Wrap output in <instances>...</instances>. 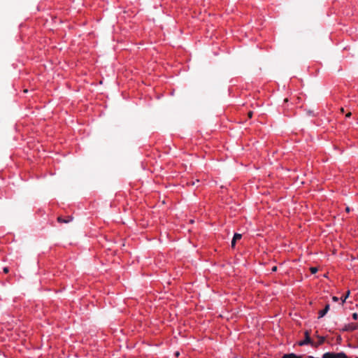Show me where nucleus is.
Here are the masks:
<instances>
[{"label":"nucleus","mask_w":358,"mask_h":358,"mask_svg":"<svg viewBox=\"0 0 358 358\" xmlns=\"http://www.w3.org/2000/svg\"><path fill=\"white\" fill-rule=\"evenodd\" d=\"M308 344L313 345V341L309 336L308 331H306L305 332V338H303V341H300L299 343V345L302 346V345H308Z\"/></svg>","instance_id":"1"},{"label":"nucleus","mask_w":358,"mask_h":358,"mask_svg":"<svg viewBox=\"0 0 358 358\" xmlns=\"http://www.w3.org/2000/svg\"><path fill=\"white\" fill-rule=\"evenodd\" d=\"M358 329V324L355 323H350L348 324H346L343 329V331H352Z\"/></svg>","instance_id":"2"},{"label":"nucleus","mask_w":358,"mask_h":358,"mask_svg":"<svg viewBox=\"0 0 358 358\" xmlns=\"http://www.w3.org/2000/svg\"><path fill=\"white\" fill-rule=\"evenodd\" d=\"M329 307H330L329 304H327L323 310H321L320 311H319V316H318L319 319L323 317L327 313V312L329 310Z\"/></svg>","instance_id":"3"},{"label":"nucleus","mask_w":358,"mask_h":358,"mask_svg":"<svg viewBox=\"0 0 358 358\" xmlns=\"http://www.w3.org/2000/svg\"><path fill=\"white\" fill-rule=\"evenodd\" d=\"M57 220L60 223L67 224V223H69V222H71L73 220V217L72 216H68L67 219H63L61 216H59L57 217Z\"/></svg>","instance_id":"4"},{"label":"nucleus","mask_w":358,"mask_h":358,"mask_svg":"<svg viewBox=\"0 0 358 358\" xmlns=\"http://www.w3.org/2000/svg\"><path fill=\"white\" fill-rule=\"evenodd\" d=\"M337 353L326 352L322 355V358H336Z\"/></svg>","instance_id":"5"},{"label":"nucleus","mask_w":358,"mask_h":358,"mask_svg":"<svg viewBox=\"0 0 358 358\" xmlns=\"http://www.w3.org/2000/svg\"><path fill=\"white\" fill-rule=\"evenodd\" d=\"M282 358H302V356L296 355L294 353L285 354Z\"/></svg>","instance_id":"6"},{"label":"nucleus","mask_w":358,"mask_h":358,"mask_svg":"<svg viewBox=\"0 0 358 358\" xmlns=\"http://www.w3.org/2000/svg\"><path fill=\"white\" fill-rule=\"evenodd\" d=\"M350 291L348 290L345 296H341V300L342 301V304L344 303L347 299V298L349 296Z\"/></svg>","instance_id":"7"},{"label":"nucleus","mask_w":358,"mask_h":358,"mask_svg":"<svg viewBox=\"0 0 358 358\" xmlns=\"http://www.w3.org/2000/svg\"><path fill=\"white\" fill-rule=\"evenodd\" d=\"M234 238L235 240H240L242 238V234L238 233H235L234 235Z\"/></svg>","instance_id":"8"},{"label":"nucleus","mask_w":358,"mask_h":358,"mask_svg":"<svg viewBox=\"0 0 358 358\" xmlns=\"http://www.w3.org/2000/svg\"><path fill=\"white\" fill-rule=\"evenodd\" d=\"M236 241L237 240H235L234 238L233 237L232 241H231V246L232 248H235Z\"/></svg>","instance_id":"9"},{"label":"nucleus","mask_w":358,"mask_h":358,"mask_svg":"<svg viewBox=\"0 0 358 358\" xmlns=\"http://www.w3.org/2000/svg\"><path fill=\"white\" fill-rule=\"evenodd\" d=\"M236 241L237 240H235L234 238L233 237L232 241H231V246L232 248H235Z\"/></svg>","instance_id":"10"},{"label":"nucleus","mask_w":358,"mask_h":358,"mask_svg":"<svg viewBox=\"0 0 358 358\" xmlns=\"http://www.w3.org/2000/svg\"><path fill=\"white\" fill-rule=\"evenodd\" d=\"M310 272L313 273V274H315L317 272V268L316 267H311L310 268Z\"/></svg>","instance_id":"11"},{"label":"nucleus","mask_w":358,"mask_h":358,"mask_svg":"<svg viewBox=\"0 0 358 358\" xmlns=\"http://www.w3.org/2000/svg\"><path fill=\"white\" fill-rule=\"evenodd\" d=\"M352 318H353V320H357L358 319V314L357 313H354L352 314Z\"/></svg>","instance_id":"12"},{"label":"nucleus","mask_w":358,"mask_h":358,"mask_svg":"<svg viewBox=\"0 0 358 358\" xmlns=\"http://www.w3.org/2000/svg\"><path fill=\"white\" fill-rule=\"evenodd\" d=\"M320 341H319V344H322L324 342V338L321 336L319 338Z\"/></svg>","instance_id":"13"},{"label":"nucleus","mask_w":358,"mask_h":358,"mask_svg":"<svg viewBox=\"0 0 358 358\" xmlns=\"http://www.w3.org/2000/svg\"><path fill=\"white\" fill-rule=\"evenodd\" d=\"M332 300L335 302L338 301L339 299L337 296H333Z\"/></svg>","instance_id":"14"},{"label":"nucleus","mask_w":358,"mask_h":358,"mask_svg":"<svg viewBox=\"0 0 358 358\" xmlns=\"http://www.w3.org/2000/svg\"><path fill=\"white\" fill-rule=\"evenodd\" d=\"M8 271H9V269H8V267H4V268H3V272H4L5 273H7Z\"/></svg>","instance_id":"15"},{"label":"nucleus","mask_w":358,"mask_h":358,"mask_svg":"<svg viewBox=\"0 0 358 358\" xmlns=\"http://www.w3.org/2000/svg\"><path fill=\"white\" fill-rule=\"evenodd\" d=\"M352 115V113L350 112H349L348 113L346 114V117H350V116Z\"/></svg>","instance_id":"16"},{"label":"nucleus","mask_w":358,"mask_h":358,"mask_svg":"<svg viewBox=\"0 0 358 358\" xmlns=\"http://www.w3.org/2000/svg\"><path fill=\"white\" fill-rule=\"evenodd\" d=\"M272 271H277V266H273L271 269Z\"/></svg>","instance_id":"17"},{"label":"nucleus","mask_w":358,"mask_h":358,"mask_svg":"<svg viewBox=\"0 0 358 358\" xmlns=\"http://www.w3.org/2000/svg\"><path fill=\"white\" fill-rule=\"evenodd\" d=\"M345 210L349 213L350 211V208L349 207H346Z\"/></svg>","instance_id":"18"},{"label":"nucleus","mask_w":358,"mask_h":358,"mask_svg":"<svg viewBox=\"0 0 358 358\" xmlns=\"http://www.w3.org/2000/svg\"><path fill=\"white\" fill-rule=\"evenodd\" d=\"M194 220H189V224H194Z\"/></svg>","instance_id":"19"},{"label":"nucleus","mask_w":358,"mask_h":358,"mask_svg":"<svg viewBox=\"0 0 358 358\" xmlns=\"http://www.w3.org/2000/svg\"><path fill=\"white\" fill-rule=\"evenodd\" d=\"M178 355H179V352H177L176 353V356H177V357H178Z\"/></svg>","instance_id":"20"},{"label":"nucleus","mask_w":358,"mask_h":358,"mask_svg":"<svg viewBox=\"0 0 358 358\" xmlns=\"http://www.w3.org/2000/svg\"><path fill=\"white\" fill-rule=\"evenodd\" d=\"M356 358H358V357H356Z\"/></svg>","instance_id":"21"}]
</instances>
